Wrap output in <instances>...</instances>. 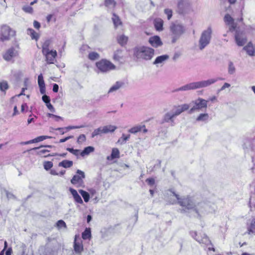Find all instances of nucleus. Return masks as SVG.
Masks as SVG:
<instances>
[{"label":"nucleus","mask_w":255,"mask_h":255,"mask_svg":"<svg viewBox=\"0 0 255 255\" xmlns=\"http://www.w3.org/2000/svg\"><path fill=\"white\" fill-rule=\"evenodd\" d=\"M73 165V161L68 160H64L60 162L58 164L59 166L63 167L64 168H69Z\"/></svg>","instance_id":"nucleus-32"},{"label":"nucleus","mask_w":255,"mask_h":255,"mask_svg":"<svg viewBox=\"0 0 255 255\" xmlns=\"http://www.w3.org/2000/svg\"><path fill=\"white\" fill-rule=\"evenodd\" d=\"M164 13L166 14L167 17V19L168 20H169L171 18V17L172 16V10H171L170 9H168V8L165 9H164Z\"/></svg>","instance_id":"nucleus-51"},{"label":"nucleus","mask_w":255,"mask_h":255,"mask_svg":"<svg viewBox=\"0 0 255 255\" xmlns=\"http://www.w3.org/2000/svg\"><path fill=\"white\" fill-rule=\"evenodd\" d=\"M18 54V51L14 47H10L3 54V58L6 61H13V59Z\"/></svg>","instance_id":"nucleus-11"},{"label":"nucleus","mask_w":255,"mask_h":255,"mask_svg":"<svg viewBox=\"0 0 255 255\" xmlns=\"http://www.w3.org/2000/svg\"><path fill=\"white\" fill-rule=\"evenodd\" d=\"M52 41L50 39L46 40L42 44V52L46 53V51L50 50L49 49V46H50Z\"/></svg>","instance_id":"nucleus-28"},{"label":"nucleus","mask_w":255,"mask_h":255,"mask_svg":"<svg viewBox=\"0 0 255 255\" xmlns=\"http://www.w3.org/2000/svg\"><path fill=\"white\" fill-rule=\"evenodd\" d=\"M105 5L109 7H114L116 4V2L114 0H105Z\"/></svg>","instance_id":"nucleus-44"},{"label":"nucleus","mask_w":255,"mask_h":255,"mask_svg":"<svg viewBox=\"0 0 255 255\" xmlns=\"http://www.w3.org/2000/svg\"><path fill=\"white\" fill-rule=\"evenodd\" d=\"M99 72L102 73H107L111 70L115 69L116 66L110 61L106 59H102L96 63Z\"/></svg>","instance_id":"nucleus-6"},{"label":"nucleus","mask_w":255,"mask_h":255,"mask_svg":"<svg viewBox=\"0 0 255 255\" xmlns=\"http://www.w3.org/2000/svg\"><path fill=\"white\" fill-rule=\"evenodd\" d=\"M56 226L58 228H60L61 227L66 228V225L64 221L62 220H59L56 223Z\"/></svg>","instance_id":"nucleus-49"},{"label":"nucleus","mask_w":255,"mask_h":255,"mask_svg":"<svg viewBox=\"0 0 255 255\" xmlns=\"http://www.w3.org/2000/svg\"><path fill=\"white\" fill-rule=\"evenodd\" d=\"M88 58L91 60H95L100 58V55L97 52H92L89 54Z\"/></svg>","instance_id":"nucleus-41"},{"label":"nucleus","mask_w":255,"mask_h":255,"mask_svg":"<svg viewBox=\"0 0 255 255\" xmlns=\"http://www.w3.org/2000/svg\"><path fill=\"white\" fill-rule=\"evenodd\" d=\"M208 101L199 98L197 99L192 101L191 104H194L193 107L189 110V113L192 114L195 111H200L203 109H206L207 108V104Z\"/></svg>","instance_id":"nucleus-7"},{"label":"nucleus","mask_w":255,"mask_h":255,"mask_svg":"<svg viewBox=\"0 0 255 255\" xmlns=\"http://www.w3.org/2000/svg\"><path fill=\"white\" fill-rule=\"evenodd\" d=\"M59 86L57 84H54L53 87V91L54 92H57L58 91Z\"/></svg>","instance_id":"nucleus-63"},{"label":"nucleus","mask_w":255,"mask_h":255,"mask_svg":"<svg viewBox=\"0 0 255 255\" xmlns=\"http://www.w3.org/2000/svg\"><path fill=\"white\" fill-rule=\"evenodd\" d=\"M250 205L252 210L253 208H254L255 210V196L251 197L250 201Z\"/></svg>","instance_id":"nucleus-54"},{"label":"nucleus","mask_w":255,"mask_h":255,"mask_svg":"<svg viewBox=\"0 0 255 255\" xmlns=\"http://www.w3.org/2000/svg\"><path fill=\"white\" fill-rule=\"evenodd\" d=\"M6 194L8 199L14 198V196L11 193L6 192Z\"/></svg>","instance_id":"nucleus-64"},{"label":"nucleus","mask_w":255,"mask_h":255,"mask_svg":"<svg viewBox=\"0 0 255 255\" xmlns=\"http://www.w3.org/2000/svg\"><path fill=\"white\" fill-rule=\"evenodd\" d=\"M142 131L143 133H146L147 129L145 128L144 125H137L134 126L128 129V131L132 134H135L138 132Z\"/></svg>","instance_id":"nucleus-20"},{"label":"nucleus","mask_w":255,"mask_h":255,"mask_svg":"<svg viewBox=\"0 0 255 255\" xmlns=\"http://www.w3.org/2000/svg\"><path fill=\"white\" fill-rule=\"evenodd\" d=\"M130 137V134L126 135L123 133L122 137L119 139L118 143H120L121 144H124L128 140Z\"/></svg>","instance_id":"nucleus-40"},{"label":"nucleus","mask_w":255,"mask_h":255,"mask_svg":"<svg viewBox=\"0 0 255 255\" xmlns=\"http://www.w3.org/2000/svg\"><path fill=\"white\" fill-rule=\"evenodd\" d=\"M8 84L6 82L2 81L0 83V90L1 91H5L6 90L8 89Z\"/></svg>","instance_id":"nucleus-45"},{"label":"nucleus","mask_w":255,"mask_h":255,"mask_svg":"<svg viewBox=\"0 0 255 255\" xmlns=\"http://www.w3.org/2000/svg\"><path fill=\"white\" fill-rule=\"evenodd\" d=\"M103 134H104L103 127H100L94 130V131L91 134V137L94 138L96 136L101 135Z\"/></svg>","instance_id":"nucleus-30"},{"label":"nucleus","mask_w":255,"mask_h":255,"mask_svg":"<svg viewBox=\"0 0 255 255\" xmlns=\"http://www.w3.org/2000/svg\"><path fill=\"white\" fill-rule=\"evenodd\" d=\"M69 190L72 195L75 201L80 204H83V200L80 196L78 194L77 191L75 189L71 188L69 189Z\"/></svg>","instance_id":"nucleus-24"},{"label":"nucleus","mask_w":255,"mask_h":255,"mask_svg":"<svg viewBox=\"0 0 255 255\" xmlns=\"http://www.w3.org/2000/svg\"><path fill=\"white\" fill-rule=\"evenodd\" d=\"M148 42L152 47L155 48L162 45V42L158 36H154L150 37Z\"/></svg>","instance_id":"nucleus-19"},{"label":"nucleus","mask_w":255,"mask_h":255,"mask_svg":"<svg viewBox=\"0 0 255 255\" xmlns=\"http://www.w3.org/2000/svg\"><path fill=\"white\" fill-rule=\"evenodd\" d=\"M82 238L83 240L90 239L91 238V233L90 228H86L82 234Z\"/></svg>","instance_id":"nucleus-33"},{"label":"nucleus","mask_w":255,"mask_h":255,"mask_svg":"<svg viewBox=\"0 0 255 255\" xmlns=\"http://www.w3.org/2000/svg\"><path fill=\"white\" fill-rule=\"evenodd\" d=\"M38 84L39 87L45 86L43 77L42 74H40L38 77Z\"/></svg>","instance_id":"nucleus-47"},{"label":"nucleus","mask_w":255,"mask_h":255,"mask_svg":"<svg viewBox=\"0 0 255 255\" xmlns=\"http://www.w3.org/2000/svg\"><path fill=\"white\" fill-rule=\"evenodd\" d=\"M22 10L25 12L31 13L33 12V8L29 5L24 6L22 7Z\"/></svg>","instance_id":"nucleus-50"},{"label":"nucleus","mask_w":255,"mask_h":255,"mask_svg":"<svg viewBox=\"0 0 255 255\" xmlns=\"http://www.w3.org/2000/svg\"><path fill=\"white\" fill-rule=\"evenodd\" d=\"M212 29L209 26L207 29L203 31L199 40V48L200 50L204 49L210 42L212 37Z\"/></svg>","instance_id":"nucleus-4"},{"label":"nucleus","mask_w":255,"mask_h":255,"mask_svg":"<svg viewBox=\"0 0 255 255\" xmlns=\"http://www.w3.org/2000/svg\"><path fill=\"white\" fill-rule=\"evenodd\" d=\"M47 116L49 118H55L56 119V121H58V119H62V118L60 116H58L52 114L48 113Z\"/></svg>","instance_id":"nucleus-57"},{"label":"nucleus","mask_w":255,"mask_h":255,"mask_svg":"<svg viewBox=\"0 0 255 255\" xmlns=\"http://www.w3.org/2000/svg\"><path fill=\"white\" fill-rule=\"evenodd\" d=\"M51 137L49 136L41 135V136H38L36 138H35L34 139H33L32 140H30V142H32V143H33L43 141V140H45L46 139L50 138Z\"/></svg>","instance_id":"nucleus-38"},{"label":"nucleus","mask_w":255,"mask_h":255,"mask_svg":"<svg viewBox=\"0 0 255 255\" xmlns=\"http://www.w3.org/2000/svg\"><path fill=\"white\" fill-rule=\"evenodd\" d=\"M14 35V31L8 26L3 25L1 27L0 34V41L8 40L10 36Z\"/></svg>","instance_id":"nucleus-10"},{"label":"nucleus","mask_w":255,"mask_h":255,"mask_svg":"<svg viewBox=\"0 0 255 255\" xmlns=\"http://www.w3.org/2000/svg\"><path fill=\"white\" fill-rule=\"evenodd\" d=\"M248 233L255 234V219L250 220L247 224Z\"/></svg>","instance_id":"nucleus-23"},{"label":"nucleus","mask_w":255,"mask_h":255,"mask_svg":"<svg viewBox=\"0 0 255 255\" xmlns=\"http://www.w3.org/2000/svg\"><path fill=\"white\" fill-rule=\"evenodd\" d=\"M177 11L183 15L193 12V9L191 1L189 0H180L178 2Z\"/></svg>","instance_id":"nucleus-5"},{"label":"nucleus","mask_w":255,"mask_h":255,"mask_svg":"<svg viewBox=\"0 0 255 255\" xmlns=\"http://www.w3.org/2000/svg\"><path fill=\"white\" fill-rule=\"evenodd\" d=\"M103 131L104 134H107L108 133H112L115 131V130L117 128V127L114 125H107L105 126H103Z\"/></svg>","instance_id":"nucleus-26"},{"label":"nucleus","mask_w":255,"mask_h":255,"mask_svg":"<svg viewBox=\"0 0 255 255\" xmlns=\"http://www.w3.org/2000/svg\"><path fill=\"white\" fill-rule=\"evenodd\" d=\"M235 40L237 44L239 46H243L247 41L246 36L243 33L237 32L235 35Z\"/></svg>","instance_id":"nucleus-17"},{"label":"nucleus","mask_w":255,"mask_h":255,"mask_svg":"<svg viewBox=\"0 0 255 255\" xmlns=\"http://www.w3.org/2000/svg\"><path fill=\"white\" fill-rule=\"evenodd\" d=\"M146 181L150 185H153L154 183V180L153 178H148Z\"/></svg>","instance_id":"nucleus-62"},{"label":"nucleus","mask_w":255,"mask_h":255,"mask_svg":"<svg viewBox=\"0 0 255 255\" xmlns=\"http://www.w3.org/2000/svg\"><path fill=\"white\" fill-rule=\"evenodd\" d=\"M122 58V50H117L114 53V59L115 60L119 61Z\"/></svg>","instance_id":"nucleus-43"},{"label":"nucleus","mask_w":255,"mask_h":255,"mask_svg":"<svg viewBox=\"0 0 255 255\" xmlns=\"http://www.w3.org/2000/svg\"><path fill=\"white\" fill-rule=\"evenodd\" d=\"M120 157V151L117 148H114L112 149V153L111 156L107 157L108 160H112L115 158H118Z\"/></svg>","instance_id":"nucleus-27"},{"label":"nucleus","mask_w":255,"mask_h":255,"mask_svg":"<svg viewBox=\"0 0 255 255\" xmlns=\"http://www.w3.org/2000/svg\"><path fill=\"white\" fill-rule=\"evenodd\" d=\"M46 107L51 112H55V110L53 106L50 104V103H47L46 104Z\"/></svg>","instance_id":"nucleus-56"},{"label":"nucleus","mask_w":255,"mask_h":255,"mask_svg":"<svg viewBox=\"0 0 255 255\" xmlns=\"http://www.w3.org/2000/svg\"><path fill=\"white\" fill-rule=\"evenodd\" d=\"M235 71H236L235 67L234 66L233 63L232 62L230 61L229 63V66H228V73L232 75V74H234Z\"/></svg>","instance_id":"nucleus-42"},{"label":"nucleus","mask_w":255,"mask_h":255,"mask_svg":"<svg viewBox=\"0 0 255 255\" xmlns=\"http://www.w3.org/2000/svg\"><path fill=\"white\" fill-rule=\"evenodd\" d=\"M174 196L178 200V203L182 207H185L188 210L192 209L195 207V204L193 201L189 197L181 198H180L179 195L173 193Z\"/></svg>","instance_id":"nucleus-8"},{"label":"nucleus","mask_w":255,"mask_h":255,"mask_svg":"<svg viewBox=\"0 0 255 255\" xmlns=\"http://www.w3.org/2000/svg\"><path fill=\"white\" fill-rule=\"evenodd\" d=\"M112 20L113 21L115 27H117L119 25H120L122 24L120 18L115 13H113V14Z\"/></svg>","instance_id":"nucleus-36"},{"label":"nucleus","mask_w":255,"mask_h":255,"mask_svg":"<svg viewBox=\"0 0 255 255\" xmlns=\"http://www.w3.org/2000/svg\"><path fill=\"white\" fill-rule=\"evenodd\" d=\"M76 175H75L72 179L71 182L75 185L77 187H83L84 184L83 179L85 177V173L83 171L78 169L77 171Z\"/></svg>","instance_id":"nucleus-9"},{"label":"nucleus","mask_w":255,"mask_h":255,"mask_svg":"<svg viewBox=\"0 0 255 255\" xmlns=\"http://www.w3.org/2000/svg\"><path fill=\"white\" fill-rule=\"evenodd\" d=\"M175 118L171 110L166 113L163 116L161 124H163L169 122L174 123V119Z\"/></svg>","instance_id":"nucleus-18"},{"label":"nucleus","mask_w":255,"mask_h":255,"mask_svg":"<svg viewBox=\"0 0 255 255\" xmlns=\"http://www.w3.org/2000/svg\"><path fill=\"white\" fill-rule=\"evenodd\" d=\"M191 234L192 236L200 243L204 244L207 245L211 244V241L206 235L204 234L202 237H200L197 235L196 232H192Z\"/></svg>","instance_id":"nucleus-15"},{"label":"nucleus","mask_w":255,"mask_h":255,"mask_svg":"<svg viewBox=\"0 0 255 255\" xmlns=\"http://www.w3.org/2000/svg\"><path fill=\"white\" fill-rule=\"evenodd\" d=\"M67 150L76 156H78L80 153V150L74 149L72 148H67Z\"/></svg>","instance_id":"nucleus-52"},{"label":"nucleus","mask_w":255,"mask_h":255,"mask_svg":"<svg viewBox=\"0 0 255 255\" xmlns=\"http://www.w3.org/2000/svg\"><path fill=\"white\" fill-rule=\"evenodd\" d=\"M124 85V83L121 82H117L114 85H113L109 91V93H111L119 90Z\"/></svg>","instance_id":"nucleus-31"},{"label":"nucleus","mask_w":255,"mask_h":255,"mask_svg":"<svg viewBox=\"0 0 255 255\" xmlns=\"http://www.w3.org/2000/svg\"><path fill=\"white\" fill-rule=\"evenodd\" d=\"M172 43H175L184 33V26L179 23H172L169 27Z\"/></svg>","instance_id":"nucleus-3"},{"label":"nucleus","mask_w":255,"mask_h":255,"mask_svg":"<svg viewBox=\"0 0 255 255\" xmlns=\"http://www.w3.org/2000/svg\"><path fill=\"white\" fill-rule=\"evenodd\" d=\"M95 150L94 147L89 146L85 147L84 149L80 153L82 156L89 155L90 153L93 152Z\"/></svg>","instance_id":"nucleus-29"},{"label":"nucleus","mask_w":255,"mask_h":255,"mask_svg":"<svg viewBox=\"0 0 255 255\" xmlns=\"http://www.w3.org/2000/svg\"><path fill=\"white\" fill-rule=\"evenodd\" d=\"M79 192L81 194V195L83 197V198L84 200V201L85 202H88L90 199L89 194L88 192H87L86 191H84L81 189L79 190Z\"/></svg>","instance_id":"nucleus-39"},{"label":"nucleus","mask_w":255,"mask_h":255,"mask_svg":"<svg viewBox=\"0 0 255 255\" xmlns=\"http://www.w3.org/2000/svg\"><path fill=\"white\" fill-rule=\"evenodd\" d=\"M225 22L230 25L229 30L234 31L235 29V26L233 18L229 15L226 14L224 17Z\"/></svg>","instance_id":"nucleus-22"},{"label":"nucleus","mask_w":255,"mask_h":255,"mask_svg":"<svg viewBox=\"0 0 255 255\" xmlns=\"http://www.w3.org/2000/svg\"><path fill=\"white\" fill-rule=\"evenodd\" d=\"M153 23L156 30L160 31L163 30V21L162 19L160 18H155Z\"/></svg>","instance_id":"nucleus-25"},{"label":"nucleus","mask_w":255,"mask_h":255,"mask_svg":"<svg viewBox=\"0 0 255 255\" xmlns=\"http://www.w3.org/2000/svg\"><path fill=\"white\" fill-rule=\"evenodd\" d=\"M74 249L77 254H81L84 250L82 241L78 235L75 236Z\"/></svg>","instance_id":"nucleus-13"},{"label":"nucleus","mask_w":255,"mask_h":255,"mask_svg":"<svg viewBox=\"0 0 255 255\" xmlns=\"http://www.w3.org/2000/svg\"><path fill=\"white\" fill-rule=\"evenodd\" d=\"M220 78H212L206 80H202L197 82H191L189 84L183 85L177 89H175L173 92H177L179 91H186L189 90H194L198 89L207 87L218 81L221 80Z\"/></svg>","instance_id":"nucleus-1"},{"label":"nucleus","mask_w":255,"mask_h":255,"mask_svg":"<svg viewBox=\"0 0 255 255\" xmlns=\"http://www.w3.org/2000/svg\"><path fill=\"white\" fill-rule=\"evenodd\" d=\"M45 56L47 64H53L54 62L56 57L57 55V52L55 50H50L46 53H42Z\"/></svg>","instance_id":"nucleus-14"},{"label":"nucleus","mask_w":255,"mask_h":255,"mask_svg":"<svg viewBox=\"0 0 255 255\" xmlns=\"http://www.w3.org/2000/svg\"><path fill=\"white\" fill-rule=\"evenodd\" d=\"M86 126L85 125H80L78 126H68L67 127L65 128V129L67 130H70L73 129H76V128H85Z\"/></svg>","instance_id":"nucleus-53"},{"label":"nucleus","mask_w":255,"mask_h":255,"mask_svg":"<svg viewBox=\"0 0 255 255\" xmlns=\"http://www.w3.org/2000/svg\"><path fill=\"white\" fill-rule=\"evenodd\" d=\"M209 118V116L207 113H202L199 115L196 119V121L198 122H206L208 120Z\"/></svg>","instance_id":"nucleus-35"},{"label":"nucleus","mask_w":255,"mask_h":255,"mask_svg":"<svg viewBox=\"0 0 255 255\" xmlns=\"http://www.w3.org/2000/svg\"><path fill=\"white\" fill-rule=\"evenodd\" d=\"M169 58V56L166 54L157 56L153 62V64L155 65L157 67H161Z\"/></svg>","instance_id":"nucleus-16"},{"label":"nucleus","mask_w":255,"mask_h":255,"mask_svg":"<svg viewBox=\"0 0 255 255\" xmlns=\"http://www.w3.org/2000/svg\"><path fill=\"white\" fill-rule=\"evenodd\" d=\"M189 108V105L187 104H184L180 105H175L173 107L171 111L175 117L180 115L183 112L187 111Z\"/></svg>","instance_id":"nucleus-12"},{"label":"nucleus","mask_w":255,"mask_h":255,"mask_svg":"<svg viewBox=\"0 0 255 255\" xmlns=\"http://www.w3.org/2000/svg\"><path fill=\"white\" fill-rule=\"evenodd\" d=\"M154 50L149 47L141 46L134 49V56L138 60L149 61L154 55Z\"/></svg>","instance_id":"nucleus-2"},{"label":"nucleus","mask_w":255,"mask_h":255,"mask_svg":"<svg viewBox=\"0 0 255 255\" xmlns=\"http://www.w3.org/2000/svg\"><path fill=\"white\" fill-rule=\"evenodd\" d=\"M86 137L85 134H80L77 139V142L79 144H81L82 142H84L86 140Z\"/></svg>","instance_id":"nucleus-48"},{"label":"nucleus","mask_w":255,"mask_h":255,"mask_svg":"<svg viewBox=\"0 0 255 255\" xmlns=\"http://www.w3.org/2000/svg\"><path fill=\"white\" fill-rule=\"evenodd\" d=\"M231 86V85L228 83H225L223 86L219 90V91H223L225 90L226 88H229Z\"/></svg>","instance_id":"nucleus-58"},{"label":"nucleus","mask_w":255,"mask_h":255,"mask_svg":"<svg viewBox=\"0 0 255 255\" xmlns=\"http://www.w3.org/2000/svg\"><path fill=\"white\" fill-rule=\"evenodd\" d=\"M73 137V136H69L64 138L61 139L59 140V142L60 143L64 142L66 141L67 140H68V139L72 138Z\"/></svg>","instance_id":"nucleus-60"},{"label":"nucleus","mask_w":255,"mask_h":255,"mask_svg":"<svg viewBox=\"0 0 255 255\" xmlns=\"http://www.w3.org/2000/svg\"><path fill=\"white\" fill-rule=\"evenodd\" d=\"M27 34L31 36L32 39L37 40L39 38L38 33L31 28H28L27 29Z\"/></svg>","instance_id":"nucleus-37"},{"label":"nucleus","mask_w":255,"mask_h":255,"mask_svg":"<svg viewBox=\"0 0 255 255\" xmlns=\"http://www.w3.org/2000/svg\"><path fill=\"white\" fill-rule=\"evenodd\" d=\"M128 40V37L125 35H121L118 36V41L119 43L123 46L127 44Z\"/></svg>","instance_id":"nucleus-34"},{"label":"nucleus","mask_w":255,"mask_h":255,"mask_svg":"<svg viewBox=\"0 0 255 255\" xmlns=\"http://www.w3.org/2000/svg\"><path fill=\"white\" fill-rule=\"evenodd\" d=\"M44 168L45 170H48L53 166V163L51 161H45L43 164Z\"/></svg>","instance_id":"nucleus-46"},{"label":"nucleus","mask_w":255,"mask_h":255,"mask_svg":"<svg viewBox=\"0 0 255 255\" xmlns=\"http://www.w3.org/2000/svg\"><path fill=\"white\" fill-rule=\"evenodd\" d=\"M43 101L46 104L50 103V100L49 96L44 95L42 97Z\"/></svg>","instance_id":"nucleus-55"},{"label":"nucleus","mask_w":255,"mask_h":255,"mask_svg":"<svg viewBox=\"0 0 255 255\" xmlns=\"http://www.w3.org/2000/svg\"><path fill=\"white\" fill-rule=\"evenodd\" d=\"M243 50L246 51L247 53L250 56L255 55V49L253 44L251 42H249L246 46L244 47Z\"/></svg>","instance_id":"nucleus-21"},{"label":"nucleus","mask_w":255,"mask_h":255,"mask_svg":"<svg viewBox=\"0 0 255 255\" xmlns=\"http://www.w3.org/2000/svg\"><path fill=\"white\" fill-rule=\"evenodd\" d=\"M33 26L36 29H39L40 27V24L37 21H34L33 22Z\"/></svg>","instance_id":"nucleus-61"},{"label":"nucleus","mask_w":255,"mask_h":255,"mask_svg":"<svg viewBox=\"0 0 255 255\" xmlns=\"http://www.w3.org/2000/svg\"><path fill=\"white\" fill-rule=\"evenodd\" d=\"M49 152L48 150L47 149H41L37 151V154L39 155H41L43 154H44L46 152Z\"/></svg>","instance_id":"nucleus-59"}]
</instances>
